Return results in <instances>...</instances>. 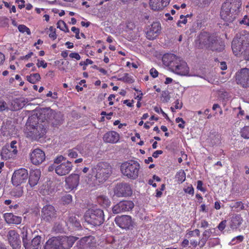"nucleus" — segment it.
<instances>
[{"label": "nucleus", "instance_id": "f257e3e1", "mask_svg": "<svg viewBox=\"0 0 249 249\" xmlns=\"http://www.w3.org/2000/svg\"><path fill=\"white\" fill-rule=\"evenodd\" d=\"M60 123V114L52 111L39 116L32 115L29 117L26 124L27 137L32 140H38L46 134L49 124L56 126Z\"/></svg>", "mask_w": 249, "mask_h": 249}, {"label": "nucleus", "instance_id": "f03ea898", "mask_svg": "<svg viewBox=\"0 0 249 249\" xmlns=\"http://www.w3.org/2000/svg\"><path fill=\"white\" fill-rule=\"evenodd\" d=\"M162 61L171 71L180 75H186L189 73V68L187 63L181 58L174 54H167L163 56Z\"/></svg>", "mask_w": 249, "mask_h": 249}, {"label": "nucleus", "instance_id": "7ed1b4c3", "mask_svg": "<svg viewBox=\"0 0 249 249\" xmlns=\"http://www.w3.org/2000/svg\"><path fill=\"white\" fill-rule=\"evenodd\" d=\"M92 175L98 182H104L112 173V168L107 162H100L91 169Z\"/></svg>", "mask_w": 249, "mask_h": 249}, {"label": "nucleus", "instance_id": "20e7f679", "mask_svg": "<svg viewBox=\"0 0 249 249\" xmlns=\"http://www.w3.org/2000/svg\"><path fill=\"white\" fill-rule=\"evenodd\" d=\"M249 44V34L247 32L238 34L233 38L231 43V48L236 56L240 55L243 50Z\"/></svg>", "mask_w": 249, "mask_h": 249}, {"label": "nucleus", "instance_id": "39448f33", "mask_svg": "<svg viewBox=\"0 0 249 249\" xmlns=\"http://www.w3.org/2000/svg\"><path fill=\"white\" fill-rule=\"evenodd\" d=\"M140 168L139 163L134 160L124 162L120 166L122 174L131 179H135L138 177Z\"/></svg>", "mask_w": 249, "mask_h": 249}, {"label": "nucleus", "instance_id": "423d86ee", "mask_svg": "<svg viewBox=\"0 0 249 249\" xmlns=\"http://www.w3.org/2000/svg\"><path fill=\"white\" fill-rule=\"evenodd\" d=\"M84 219L86 222L93 226H100L105 221V215L102 210L100 209H89L85 214Z\"/></svg>", "mask_w": 249, "mask_h": 249}, {"label": "nucleus", "instance_id": "0eeeda50", "mask_svg": "<svg viewBox=\"0 0 249 249\" xmlns=\"http://www.w3.org/2000/svg\"><path fill=\"white\" fill-rule=\"evenodd\" d=\"M234 8H237L236 4L229 1L224 2L222 6L220 16L226 22V25L232 22L235 18L234 15L231 12V10L232 12L235 11Z\"/></svg>", "mask_w": 249, "mask_h": 249}, {"label": "nucleus", "instance_id": "6e6552de", "mask_svg": "<svg viewBox=\"0 0 249 249\" xmlns=\"http://www.w3.org/2000/svg\"><path fill=\"white\" fill-rule=\"evenodd\" d=\"M236 83L244 88L249 87V68H243L236 72Z\"/></svg>", "mask_w": 249, "mask_h": 249}, {"label": "nucleus", "instance_id": "1a4fd4ad", "mask_svg": "<svg viewBox=\"0 0 249 249\" xmlns=\"http://www.w3.org/2000/svg\"><path fill=\"white\" fill-rule=\"evenodd\" d=\"M28 177V171L24 168H20L14 172L12 177V182L14 185L18 186L25 182Z\"/></svg>", "mask_w": 249, "mask_h": 249}, {"label": "nucleus", "instance_id": "9d476101", "mask_svg": "<svg viewBox=\"0 0 249 249\" xmlns=\"http://www.w3.org/2000/svg\"><path fill=\"white\" fill-rule=\"evenodd\" d=\"M134 203L130 200H122L117 203L112 208V212L114 214L128 212L134 208Z\"/></svg>", "mask_w": 249, "mask_h": 249}, {"label": "nucleus", "instance_id": "9b49d317", "mask_svg": "<svg viewBox=\"0 0 249 249\" xmlns=\"http://www.w3.org/2000/svg\"><path fill=\"white\" fill-rule=\"evenodd\" d=\"M114 194L117 197H126L131 195L132 191L130 184L122 182L117 184Z\"/></svg>", "mask_w": 249, "mask_h": 249}, {"label": "nucleus", "instance_id": "f8f14e48", "mask_svg": "<svg viewBox=\"0 0 249 249\" xmlns=\"http://www.w3.org/2000/svg\"><path fill=\"white\" fill-rule=\"evenodd\" d=\"M115 222L117 226L123 229L129 230L133 227L132 218L129 215L117 216L115 218Z\"/></svg>", "mask_w": 249, "mask_h": 249}, {"label": "nucleus", "instance_id": "ddd939ff", "mask_svg": "<svg viewBox=\"0 0 249 249\" xmlns=\"http://www.w3.org/2000/svg\"><path fill=\"white\" fill-rule=\"evenodd\" d=\"M55 239L59 243L58 245L60 249H70L76 240L74 236H60L55 237Z\"/></svg>", "mask_w": 249, "mask_h": 249}, {"label": "nucleus", "instance_id": "4468645a", "mask_svg": "<svg viewBox=\"0 0 249 249\" xmlns=\"http://www.w3.org/2000/svg\"><path fill=\"white\" fill-rule=\"evenodd\" d=\"M41 216L44 220L48 222L55 218L57 213L54 207L51 205L44 206L42 209Z\"/></svg>", "mask_w": 249, "mask_h": 249}, {"label": "nucleus", "instance_id": "2eb2a0df", "mask_svg": "<svg viewBox=\"0 0 249 249\" xmlns=\"http://www.w3.org/2000/svg\"><path fill=\"white\" fill-rule=\"evenodd\" d=\"M161 26L159 22H154L149 25L147 28L146 32V37L148 39L153 40L160 33Z\"/></svg>", "mask_w": 249, "mask_h": 249}, {"label": "nucleus", "instance_id": "dca6fc26", "mask_svg": "<svg viewBox=\"0 0 249 249\" xmlns=\"http://www.w3.org/2000/svg\"><path fill=\"white\" fill-rule=\"evenodd\" d=\"M45 159V154L40 149H35L30 153V160L34 165L40 164Z\"/></svg>", "mask_w": 249, "mask_h": 249}, {"label": "nucleus", "instance_id": "f3484780", "mask_svg": "<svg viewBox=\"0 0 249 249\" xmlns=\"http://www.w3.org/2000/svg\"><path fill=\"white\" fill-rule=\"evenodd\" d=\"M64 217H66L65 219L66 225L69 229H73L74 228H79L81 227V224L79 219L73 214L66 213Z\"/></svg>", "mask_w": 249, "mask_h": 249}, {"label": "nucleus", "instance_id": "a211bd4d", "mask_svg": "<svg viewBox=\"0 0 249 249\" xmlns=\"http://www.w3.org/2000/svg\"><path fill=\"white\" fill-rule=\"evenodd\" d=\"M72 167V163L68 160L57 165L56 174L60 176L66 175L71 172Z\"/></svg>", "mask_w": 249, "mask_h": 249}, {"label": "nucleus", "instance_id": "6ab92c4d", "mask_svg": "<svg viewBox=\"0 0 249 249\" xmlns=\"http://www.w3.org/2000/svg\"><path fill=\"white\" fill-rule=\"evenodd\" d=\"M206 36L208 37V41L205 42L213 51L220 52L224 49L223 42L218 41L215 36H208L207 35Z\"/></svg>", "mask_w": 249, "mask_h": 249}, {"label": "nucleus", "instance_id": "aec40b11", "mask_svg": "<svg viewBox=\"0 0 249 249\" xmlns=\"http://www.w3.org/2000/svg\"><path fill=\"white\" fill-rule=\"evenodd\" d=\"M79 176L76 174H71L66 178V188L72 190L76 188L79 182Z\"/></svg>", "mask_w": 249, "mask_h": 249}, {"label": "nucleus", "instance_id": "412c9836", "mask_svg": "<svg viewBox=\"0 0 249 249\" xmlns=\"http://www.w3.org/2000/svg\"><path fill=\"white\" fill-rule=\"evenodd\" d=\"M8 239L10 245L13 249H16L20 245L19 236L15 231L10 230L9 231Z\"/></svg>", "mask_w": 249, "mask_h": 249}, {"label": "nucleus", "instance_id": "4be33fe9", "mask_svg": "<svg viewBox=\"0 0 249 249\" xmlns=\"http://www.w3.org/2000/svg\"><path fill=\"white\" fill-rule=\"evenodd\" d=\"M170 1V0H150L149 5L153 10H161L169 4Z\"/></svg>", "mask_w": 249, "mask_h": 249}, {"label": "nucleus", "instance_id": "5701e85b", "mask_svg": "<svg viewBox=\"0 0 249 249\" xmlns=\"http://www.w3.org/2000/svg\"><path fill=\"white\" fill-rule=\"evenodd\" d=\"M103 138L105 142L115 143L119 141L120 136L116 132L110 131L105 133Z\"/></svg>", "mask_w": 249, "mask_h": 249}, {"label": "nucleus", "instance_id": "b1692460", "mask_svg": "<svg viewBox=\"0 0 249 249\" xmlns=\"http://www.w3.org/2000/svg\"><path fill=\"white\" fill-rule=\"evenodd\" d=\"M41 172L38 169L32 170L30 172L29 178V183L31 187H33L36 186L40 178Z\"/></svg>", "mask_w": 249, "mask_h": 249}, {"label": "nucleus", "instance_id": "393cba45", "mask_svg": "<svg viewBox=\"0 0 249 249\" xmlns=\"http://www.w3.org/2000/svg\"><path fill=\"white\" fill-rule=\"evenodd\" d=\"M26 102L23 98H16L13 100L9 106V110H18L22 108L26 104Z\"/></svg>", "mask_w": 249, "mask_h": 249}, {"label": "nucleus", "instance_id": "a878e982", "mask_svg": "<svg viewBox=\"0 0 249 249\" xmlns=\"http://www.w3.org/2000/svg\"><path fill=\"white\" fill-rule=\"evenodd\" d=\"M6 222L9 224H19L21 222V217L13 214L12 213H6L4 214Z\"/></svg>", "mask_w": 249, "mask_h": 249}, {"label": "nucleus", "instance_id": "bb28decb", "mask_svg": "<svg viewBox=\"0 0 249 249\" xmlns=\"http://www.w3.org/2000/svg\"><path fill=\"white\" fill-rule=\"evenodd\" d=\"M17 149H14L12 151L10 148L4 147L2 149L0 155L3 160H7L13 158L17 154Z\"/></svg>", "mask_w": 249, "mask_h": 249}, {"label": "nucleus", "instance_id": "cd10ccee", "mask_svg": "<svg viewBox=\"0 0 249 249\" xmlns=\"http://www.w3.org/2000/svg\"><path fill=\"white\" fill-rule=\"evenodd\" d=\"M14 126L10 121H7L1 126V133L3 136H8L12 134Z\"/></svg>", "mask_w": 249, "mask_h": 249}, {"label": "nucleus", "instance_id": "c85d7f7f", "mask_svg": "<svg viewBox=\"0 0 249 249\" xmlns=\"http://www.w3.org/2000/svg\"><path fill=\"white\" fill-rule=\"evenodd\" d=\"M41 190L44 195L53 194L55 191L54 183L52 181H49Z\"/></svg>", "mask_w": 249, "mask_h": 249}, {"label": "nucleus", "instance_id": "c756f323", "mask_svg": "<svg viewBox=\"0 0 249 249\" xmlns=\"http://www.w3.org/2000/svg\"><path fill=\"white\" fill-rule=\"evenodd\" d=\"M78 152L82 155L84 154L83 147L81 145H77L74 148L68 150V156L71 158H76L78 157Z\"/></svg>", "mask_w": 249, "mask_h": 249}, {"label": "nucleus", "instance_id": "7c9ffc66", "mask_svg": "<svg viewBox=\"0 0 249 249\" xmlns=\"http://www.w3.org/2000/svg\"><path fill=\"white\" fill-rule=\"evenodd\" d=\"M58 243L59 242L56 240L55 237H53L46 243L44 249H60Z\"/></svg>", "mask_w": 249, "mask_h": 249}, {"label": "nucleus", "instance_id": "2f4dec72", "mask_svg": "<svg viewBox=\"0 0 249 249\" xmlns=\"http://www.w3.org/2000/svg\"><path fill=\"white\" fill-rule=\"evenodd\" d=\"M242 222L243 219L240 215H235L231 218V228L232 229H237L242 224Z\"/></svg>", "mask_w": 249, "mask_h": 249}, {"label": "nucleus", "instance_id": "473e14b6", "mask_svg": "<svg viewBox=\"0 0 249 249\" xmlns=\"http://www.w3.org/2000/svg\"><path fill=\"white\" fill-rule=\"evenodd\" d=\"M21 233L23 246L25 249H28L30 247L31 238L28 237L27 228H23Z\"/></svg>", "mask_w": 249, "mask_h": 249}, {"label": "nucleus", "instance_id": "72a5a7b5", "mask_svg": "<svg viewBox=\"0 0 249 249\" xmlns=\"http://www.w3.org/2000/svg\"><path fill=\"white\" fill-rule=\"evenodd\" d=\"M40 242L41 237L39 236H36L30 242V247L28 249H39L41 248Z\"/></svg>", "mask_w": 249, "mask_h": 249}, {"label": "nucleus", "instance_id": "f704fd0d", "mask_svg": "<svg viewBox=\"0 0 249 249\" xmlns=\"http://www.w3.org/2000/svg\"><path fill=\"white\" fill-rule=\"evenodd\" d=\"M97 201L101 205L105 207L110 206L111 202L108 198L104 196H101L97 197Z\"/></svg>", "mask_w": 249, "mask_h": 249}, {"label": "nucleus", "instance_id": "c9c22d12", "mask_svg": "<svg viewBox=\"0 0 249 249\" xmlns=\"http://www.w3.org/2000/svg\"><path fill=\"white\" fill-rule=\"evenodd\" d=\"M94 242V237L92 236H85L80 240V244L83 246H87L90 247V244Z\"/></svg>", "mask_w": 249, "mask_h": 249}, {"label": "nucleus", "instance_id": "e433bc0d", "mask_svg": "<svg viewBox=\"0 0 249 249\" xmlns=\"http://www.w3.org/2000/svg\"><path fill=\"white\" fill-rule=\"evenodd\" d=\"M40 79V76L39 73H36L31 74L30 75L27 76V80L30 83L35 84Z\"/></svg>", "mask_w": 249, "mask_h": 249}, {"label": "nucleus", "instance_id": "4c0bfd02", "mask_svg": "<svg viewBox=\"0 0 249 249\" xmlns=\"http://www.w3.org/2000/svg\"><path fill=\"white\" fill-rule=\"evenodd\" d=\"M231 208L236 209L237 212L240 211L245 209V206L242 201H236L230 206Z\"/></svg>", "mask_w": 249, "mask_h": 249}, {"label": "nucleus", "instance_id": "58836bf2", "mask_svg": "<svg viewBox=\"0 0 249 249\" xmlns=\"http://www.w3.org/2000/svg\"><path fill=\"white\" fill-rule=\"evenodd\" d=\"M23 193L22 187H18L13 190L12 195L16 197H19L22 196Z\"/></svg>", "mask_w": 249, "mask_h": 249}, {"label": "nucleus", "instance_id": "ea45409f", "mask_svg": "<svg viewBox=\"0 0 249 249\" xmlns=\"http://www.w3.org/2000/svg\"><path fill=\"white\" fill-rule=\"evenodd\" d=\"M57 27L65 32L69 33L70 32L66 23L63 20H60L57 22Z\"/></svg>", "mask_w": 249, "mask_h": 249}, {"label": "nucleus", "instance_id": "a19ab883", "mask_svg": "<svg viewBox=\"0 0 249 249\" xmlns=\"http://www.w3.org/2000/svg\"><path fill=\"white\" fill-rule=\"evenodd\" d=\"M241 136L245 139H249V126L244 127L241 131Z\"/></svg>", "mask_w": 249, "mask_h": 249}, {"label": "nucleus", "instance_id": "79ce46f5", "mask_svg": "<svg viewBox=\"0 0 249 249\" xmlns=\"http://www.w3.org/2000/svg\"><path fill=\"white\" fill-rule=\"evenodd\" d=\"M176 178H177L178 181L180 182V183L183 182L185 181L186 178L185 173L183 171L178 172L176 175Z\"/></svg>", "mask_w": 249, "mask_h": 249}, {"label": "nucleus", "instance_id": "37998d69", "mask_svg": "<svg viewBox=\"0 0 249 249\" xmlns=\"http://www.w3.org/2000/svg\"><path fill=\"white\" fill-rule=\"evenodd\" d=\"M61 200L64 204H69L72 201V196L70 194H66L62 196Z\"/></svg>", "mask_w": 249, "mask_h": 249}, {"label": "nucleus", "instance_id": "c03bdc74", "mask_svg": "<svg viewBox=\"0 0 249 249\" xmlns=\"http://www.w3.org/2000/svg\"><path fill=\"white\" fill-rule=\"evenodd\" d=\"M18 29L22 33H26L28 35H30L31 34L30 29L24 25H19L18 26Z\"/></svg>", "mask_w": 249, "mask_h": 249}, {"label": "nucleus", "instance_id": "a18cd8bd", "mask_svg": "<svg viewBox=\"0 0 249 249\" xmlns=\"http://www.w3.org/2000/svg\"><path fill=\"white\" fill-rule=\"evenodd\" d=\"M54 231L57 232H61L63 231V225L62 223L56 222L53 228Z\"/></svg>", "mask_w": 249, "mask_h": 249}, {"label": "nucleus", "instance_id": "49530a36", "mask_svg": "<svg viewBox=\"0 0 249 249\" xmlns=\"http://www.w3.org/2000/svg\"><path fill=\"white\" fill-rule=\"evenodd\" d=\"M246 48L240 55H243L246 60H249V44L248 45V47Z\"/></svg>", "mask_w": 249, "mask_h": 249}, {"label": "nucleus", "instance_id": "de8ad7c7", "mask_svg": "<svg viewBox=\"0 0 249 249\" xmlns=\"http://www.w3.org/2000/svg\"><path fill=\"white\" fill-rule=\"evenodd\" d=\"M154 109L155 112L159 113L160 112L161 114H162L163 116L168 120H169V118L168 117L167 114H166L161 108H159L158 107H155Z\"/></svg>", "mask_w": 249, "mask_h": 249}, {"label": "nucleus", "instance_id": "09e8293b", "mask_svg": "<svg viewBox=\"0 0 249 249\" xmlns=\"http://www.w3.org/2000/svg\"><path fill=\"white\" fill-rule=\"evenodd\" d=\"M65 160L66 158L62 155L58 156L54 159V163L57 164H60Z\"/></svg>", "mask_w": 249, "mask_h": 249}, {"label": "nucleus", "instance_id": "8fccbe9b", "mask_svg": "<svg viewBox=\"0 0 249 249\" xmlns=\"http://www.w3.org/2000/svg\"><path fill=\"white\" fill-rule=\"evenodd\" d=\"M220 243L219 240L218 239H211L208 244L209 246L213 247L216 245H219Z\"/></svg>", "mask_w": 249, "mask_h": 249}, {"label": "nucleus", "instance_id": "3c124183", "mask_svg": "<svg viewBox=\"0 0 249 249\" xmlns=\"http://www.w3.org/2000/svg\"><path fill=\"white\" fill-rule=\"evenodd\" d=\"M244 237L242 235H238L234 238H233L231 242H233V244H235L237 243H239L242 242L243 240Z\"/></svg>", "mask_w": 249, "mask_h": 249}, {"label": "nucleus", "instance_id": "603ef678", "mask_svg": "<svg viewBox=\"0 0 249 249\" xmlns=\"http://www.w3.org/2000/svg\"><path fill=\"white\" fill-rule=\"evenodd\" d=\"M5 110H9V107L6 106V103L4 101L0 100V111Z\"/></svg>", "mask_w": 249, "mask_h": 249}, {"label": "nucleus", "instance_id": "864d4df0", "mask_svg": "<svg viewBox=\"0 0 249 249\" xmlns=\"http://www.w3.org/2000/svg\"><path fill=\"white\" fill-rule=\"evenodd\" d=\"M176 122L177 123H179L180 122H181V124H178V126L179 128H182V129L184 128V127H185L184 124L185 123V122L183 120L182 118H179V117L177 118L176 119Z\"/></svg>", "mask_w": 249, "mask_h": 249}, {"label": "nucleus", "instance_id": "5fc2aeb1", "mask_svg": "<svg viewBox=\"0 0 249 249\" xmlns=\"http://www.w3.org/2000/svg\"><path fill=\"white\" fill-rule=\"evenodd\" d=\"M212 233V231L210 229L205 230L202 234L203 237L208 240L209 237L211 236Z\"/></svg>", "mask_w": 249, "mask_h": 249}, {"label": "nucleus", "instance_id": "6e6d98bb", "mask_svg": "<svg viewBox=\"0 0 249 249\" xmlns=\"http://www.w3.org/2000/svg\"><path fill=\"white\" fill-rule=\"evenodd\" d=\"M118 80L120 81H123L125 82H130V79L129 77V74L127 73H124V75L118 79Z\"/></svg>", "mask_w": 249, "mask_h": 249}, {"label": "nucleus", "instance_id": "4d7b16f0", "mask_svg": "<svg viewBox=\"0 0 249 249\" xmlns=\"http://www.w3.org/2000/svg\"><path fill=\"white\" fill-rule=\"evenodd\" d=\"M184 191L186 193H188V194H189L190 195H193L194 194V188L193 187V186L192 185H191V186H188V187H187L186 188H184Z\"/></svg>", "mask_w": 249, "mask_h": 249}, {"label": "nucleus", "instance_id": "13d9d810", "mask_svg": "<svg viewBox=\"0 0 249 249\" xmlns=\"http://www.w3.org/2000/svg\"><path fill=\"white\" fill-rule=\"evenodd\" d=\"M150 74L153 78H156L158 76L159 72L155 68H153L150 70Z\"/></svg>", "mask_w": 249, "mask_h": 249}, {"label": "nucleus", "instance_id": "bf43d9fd", "mask_svg": "<svg viewBox=\"0 0 249 249\" xmlns=\"http://www.w3.org/2000/svg\"><path fill=\"white\" fill-rule=\"evenodd\" d=\"M71 31L75 34V37L79 39L80 38L79 36V29L75 27H72L71 29Z\"/></svg>", "mask_w": 249, "mask_h": 249}, {"label": "nucleus", "instance_id": "052dcab7", "mask_svg": "<svg viewBox=\"0 0 249 249\" xmlns=\"http://www.w3.org/2000/svg\"><path fill=\"white\" fill-rule=\"evenodd\" d=\"M36 65L38 68L42 67L43 68H46L47 66V63H45L44 60L39 61L38 59V63Z\"/></svg>", "mask_w": 249, "mask_h": 249}, {"label": "nucleus", "instance_id": "680f3d73", "mask_svg": "<svg viewBox=\"0 0 249 249\" xmlns=\"http://www.w3.org/2000/svg\"><path fill=\"white\" fill-rule=\"evenodd\" d=\"M70 57L71 58H75L77 60H79L81 59L80 55L77 53H72L70 54Z\"/></svg>", "mask_w": 249, "mask_h": 249}, {"label": "nucleus", "instance_id": "e2e57ef3", "mask_svg": "<svg viewBox=\"0 0 249 249\" xmlns=\"http://www.w3.org/2000/svg\"><path fill=\"white\" fill-rule=\"evenodd\" d=\"M226 220L222 221L218 226V229L221 231H223L226 227Z\"/></svg>", "mask_w": 249, "mask_h": 249}, {"label": "nucleus", "instance_id": "0e129e2a", "mask_svg": "<svg viewBox=\"0 0 249 249\" xmlns=\"http://www.w3.org/2000/svg\"><path fill=\"white\" fill-rule=\"evenodd\" d=\"M16 143L17 142L16 141H13L11 142L10 145L8 146L7 148H10L12 151L14 150V149H17V146H16Z\"/></svg>", "mask_w": 249, "mask_h": 249}, {"label": "nucleus", "instance_id": "69168bd1", "mask_svg": "<svg viewBox=\"0 0 249 249\" xmlns=\"http://www.w3.org/2000/svg\"><path fill=\"white\" fill-rule=\"evenodd\" d=\"M56 167H57V165H55V164L53 163V164H52L49 166V167L48 168V171L49 172H52L53 170H54L55 172L56 173Z\"/></svg>", "mask_w": 249, "mask_h": 249}, {"label": "nucleus", "instance_id": "338daca9", "mask_svg": "<svg viewBox=\"0 0 249 249\" xmlns=\"http://www.w3.org/2000/svg\"><path fill=\"white\" fill-rule=\"evenodd\" d=\"M18 3V7L20 9H22L25 6V1L24 0H17Z\"/></svg>", "mask_w": 249, "mask_h": 249}, {"label": "nucleus", "instance_id": "774afa93", "mask_svg": "<svg viewBox=\"0 0 249 249\" xmlns=\"http://www.w3.org/2000/svg\"><path fill=\"white\" fill-rule=\"evenodd\" d=\"M240 23H243L245 25H247L249 26V19L247 18V16H245L243 18L241 21Z\"/></svg>", "mask_w": 249, "mask_h": 249}]
</instances>
